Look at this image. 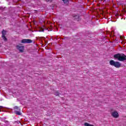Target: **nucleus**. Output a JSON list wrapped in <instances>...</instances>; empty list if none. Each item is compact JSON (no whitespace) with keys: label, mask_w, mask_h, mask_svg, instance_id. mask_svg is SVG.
<instances>
[{"label":"nucleus","mask_w":126,"mask_h":126,"mask_svg":"<svg viewBox=\"0 0 126 126\" xmlns=\"http://www.w3.org/2000/svg\"><path fill=\"white\" fill-rule=\"evenodd\" d=\"M114 59H117L120 62H125L126 61V55L123 54L122 55L118 53L114 55Z\"/></svg>","instance_id":"f257e3e1"},{"label":"nucleus","mask_w":126,"mask_h":126,"mask_svg":"<svg viewBox=\"0 0 126 126\" xmlns=\"http://www.w3.org/2000/svg\"><path fill=\"white\" fill-rule=\"evenodd\" d=\"M109 63L110 65H112L113 66H115L117 68L121 67V64L119 62H115L114 60H111L109 62Z\"/></svg>","instance_id":"f03ea898"},{"label":"nucleus","mask_w":126,"mask_h":126,"mask_svg":"<svg viewBox=\"0 0 126 126\" xmlns=\"http://www.w3.org/2000/svg\"><path fill=\"white\" fill-rule=\"evenodd\" d=\"M21 43L30 44L33 43V41L29 39H23L21 40Z\"/></svg>","instance_id":"7ed1b4c3"},{"label":"nucleus","mask_w":126,"mask_h":126,"mask_svg":"<svg viewBox=\"0 0 126 126\" xmlns=\"http://www.w3.org/2000/svg\"><path fill=\"white\" fill-rule=\"evenodd\" d=\"M16 48L17 50H19V52H20V53H23L24 52V50H25V49L24 48V46L17 45L16 46Z\"/></svg>","instance_id":"20e7f679"},{"label":"nucleus","mask_w":126,"mask_h":126,"mask_svg":"<svg viewBox=\"0 0 126 126\" xmlns=\"http://www.w3.org/2000/svg\"><path fill=\"white\" fill-rule=\"evenodd\" d=\"M5 31H4V30H3L2 31L1 37L4 41H7V38H6V37H5Z\"/></svg>","instance_id":"39448f33"},{"label":"nucleus","mask_w":126,"mask_h":126,"mask_svg":"<svg viewBox=\"0 0 126 126\" xmlns=\"http://www.w3.org/2000/svg\"><path fill=\"white\" fill-rule=\"evenodd\" d=\"M111 115L112 117H113V118H119V113L117 111H114L112 113Z\"/></svg>","instance_id":"423d86ee"},{"label":"nucleus","mask_w":126,"mask_h":126,"mask_svg":"<svg viewBox=\"0 0 126 126\" xmlns=\"http://www.w3.org/2000/svg\"><path fill=\"white\" fill-rule=\"evenodd\" d=\"M15 114H16V115H18V116H21V112H20V111H18L17 110H15Z\"/></svg>","instance_id":"0eeeda50"},{"label":"nucleus","mask_w":126,"mask_h":126,"mask_svg":"<svg viewBox=\"0 0 126 126\" xmlns=\"http://www.w3.org/2000/svg\"><path fill=\"white\" fill-rule=\"evenodd\" d=\"M84 126H94V125H91V124H89L88 123H84Z\"/></svg>","instance_id":"6e6552de"},{"label":"nucleus","mask_w":126,"mask_h":126,"mask_svg":"<svg viewBox=\"0 0 126 126\" xmlns=\"http://www.w3.org/2000/svg\"><path fill=\"white\" fill-rule=\"evenodd\" d=\"M14 110H19V111H20V109H19V107L17 106H15L13 107Z\"/></svg>","instance_id":"1a4fd4ad"},{"label":"nucleus","mask_w":126,"mask_h":126,"mask_svg":"<svg viewBox=\"0 0 126 126\" xmlns=\"http://www.w3.org/2000/svg\"><path fill=\"white\" fill-rule=\"evenodd\" d=\"M54 94L56 96H60V94H61L58 91H56Z\"/></svg>","instance_id":"9d476101"},{"label":"nucleus","mask_w":126,"mask_h":126,"mask_svg":"<svg viewBox=\"0 0 126 126\" xmlns=\"http://www.w3.org/2000/svg\"><path fill=\"white\" fill-rule=\"evenodd\" d=\"M44 31H45V30L43 28H40L39 29V32H44Z\"/></svg>","instance_id":"9b49d317"},{"label":"nucleus","mask_w":126,"mask_h":126,"mask_svg":"<svg viewBox=\"0 0 126 126\" xmlns=\"http://www.w3.org/2000/svg\"><path fill=\"white\" fill-rule=\"evenodd\" d=\"M64 3H67L68 2L69 0H62Z\"/></svg>","instance_id":"f8f14e48"},{"label":"nucleus","mask_w":126,"mask_h":126,"mask_svg":"<svg viewBox=\"0 0 126 126\" xmlns=\"http://www.w3.org/2000/svg\"><path fill=\"white\" fill-rule=\"evenodd\" d=\"M52 0H46V1H47L48 2H52Z\"/></svg>","instance_id":"ddd939ff"},{"label":"nucleus","mask_w":126,"mask_h":126,"mask_svg":"<svg viewBox=\"0 0 126 126\" xmlns=\"http://www.w3.org/2000/svg\"><path fill=\"white\" fill-rule=\"evenodd\" d=\"M2 108H3V107H2V106H0V109H2Z\"/></svg>","instance_id":"4468645a"}]
</instances>
